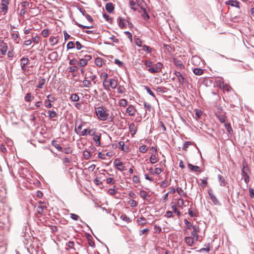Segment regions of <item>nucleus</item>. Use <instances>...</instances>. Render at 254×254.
<instances>
[{"label": "nucleus", "mask_w": 254, "mask_h": 254, "mask_svg": "<svg viewBox=\"0 0 254 254\" xmlns=\"http://www.w3.org/2000/svg\"><path fill=\"white\" fill-rule=\"evenodd\" d=\"M85 52L81 51L79 53V57H81L79 58V61L78 62V65L80 67H84L87 64L88 62L92 59V56L88 54L84 55Z\"/></svg>", "instance_id": "nucleus-1"}, {"label": "nucleus", "mask_w": 254, "mask_h": 254, "mask_svg": "<svg viewBox=\"0 0 254 254\" xmlns=\"http://www.w3.org/2000/svg\"><path fill=\"white\" fill-rule=\"evenodd\" d=\"M95 113L98 119L100 120L105 121L108 117L109 114L103 107H98L95 108Z\"/></svg>", "instance_id": "nucleus-2"}, {"label": "nucleus", "mask_w": 254, "mask_h": 254, "mask_svg": "<svg viewBox=\"0 0 254 254\" xmlns=\"http://www.w3.org/2000/svg\"><path fill=\"white\" fill-rule=\"evenodd\" d=\"M117 81L115 79H109L107 81L103 82V86L106 90H110V88L115 89L117 86Z\"/></svg>", "instance_id": "nucleus-3"}, {"label": "nucleus", "mask_w": 254, "mask_h": 254, "mask_svg": "<svg viewBox=\"0 0 254 254\" xmlns=\"http://www.w3.org/2000/svg\"><path fill=\"white\" fill-rule=\"evenodd\" d=\"M126 162H123L120 158H117L114 161V165L115 168L120 171L126 170Z\"/></svg>", "instance_id": "nucleus-4"}, {"label": "nucleus", "mask_w": 254, "mask_h": 254, "mask_svg": "<svg viewBox=\"0 0 254 254\" xmlns=\"http://www.w3.org/2000/svg\"><path fill=\"white\" fill-rule=\"evenodd\" d=\"M208 193L209 194L210 199L211 200V201H212L214 205H219L220 204L219 200L217 199L216 196L213 193V191L211 189L208 190Z\"/></svg>", "instance_id": "nucleus-5"}, {"label": "nucleus", "mask_w": 254, "mask_h": 254, "mask_svg": "<svg viewBox=\"0 0 254 254\" xmlns=\"http://www.w3.org/2000/svg\"><path fill=\"white\" fill-rule=\"evenodd\" d=\"M9 1V0H2L1 1L0 9H1V11L4 13H6L7 11Z\"/></svg>", "instance_id": "nucleus-6"}, {"label": "nucleus", "mask_w": 254, "mask_h": 254, "mask_svg": "<svg viewBox=\"0 0 254 254\" xmlns=\"http://www.w3.org/2000/svg\"><path fill=\"white\" fill-rule=\"evenodd\" d=\"M193 229L191 232V236L194 237L195 241H196L198 240V234L197 233L199 232V228L198 225H195L192 226L191 228Z\"/></svg>", "instance_id": "nucleus-7"}, {"label": "nucleus", "mask_w": 254, "mask_h": 254, "mask_svg": "<svg viewBox=\"0 0 254 254\" xmlns=\"http://www.w3.org/2000/svg\"><path fill=\"white\" fill-rule=\"evenodd\" d=\"M173 60L174 64L178 68L180 69H184L185 68V66L181 60L176 58H173Z\"/></svg>", "instance_id": "nucleus-8"}, {"label": "nucleus", "mask_w": 254, "mask_h": 254, "mask_svg": "<svg viewBox=\"0 0 254 254\" xmlns=\"http://www.w3.org/2000/svg\"><path fill=\"white\" fill-rule=\"evenodd\" d=\"M11 38L16 44H18L20 42V38L19 36L18 32H13L11 34Z\"/></svg>", "instance_id": "nucleus-9"}, {"label": "nucleus", "mask_w": 254, "mask_h": 254, "mask_svg": "<svg viewBox=\"0 0 254 254\" xmlns=\"http://www.w3.org/2000/svg\"><path fill=\"white\" fill-rule=\"evenodd\" d=\"M226 4L231 5L232 6L236 7L238 8L240 7V3L237 0H230L226 1Z\"/></svg>", "instance_id": "nucleus-10"}, {"label": "nucleus", "mask_w": 254, "mask_h": 254, "mask_svg": "<svg viewBox=\"0 0 254 254\" xmlns=\"http://www.w3.org/2000/svg\"><path fill=\"white\" fill-rule=\"evenodd\" d=\"M58 58V54L57 52H53L51 53L48 56V59H49L51 61H57Z\"/></svg>", "instance_id": "nucleus-11"}, {"label": "nucleus", "mask_w": 254, "mask_h": 254, "mask_svg": "<svg viewBox=\"0 0 254 254\" xmlns=\"http://www.w3.org/2000/svg\"><path fill=\"white\" fill-rule=\"evenodd\" d=\"M129 129L131 135L133 136V135L135 134L136 132L137 125H135L134 124L132 123L129 125Z\"/></svg>", "instance_id": "nucleus-12"}, {"label": "nucleus", "mask_w": 254, "mask_h": 254, "mask_svg": "<svg viewBox=\"0 0 254 254\" xmlns=\"http://www.w3.org/2000/svg\"><path fill=\"white\" fill-rule=\"evenodd\" d=\"M137 3H136L134 1L131 0L129 1V5L131 9L133 10H136L138 6V3L140 2L141 0H136Z\"/></svg>", "instance_id": "nucleus-13"}, {"label": "nucleus", "mask_w": 254, "mask_h": 254, "mask_svg": "<svg viewBox=\"0 0 254 254\" xmlns=\"http://www.w3.org/2000/svg\"><path fill=\"white\" fill-rule=\"evenodd\" d=\"M186 243L190 246H192L195 239L194 237H186L185 238Z\"/></svg>", "instance_id": "nucleus-14"}, {"label": "nucleus", "mask_w": 254, "mask_h": 254, "mask_svg": "<svg viewBox=\"0 0 254 254\" xmlns=\"http://www.w3.org/2000/svg\"><path fill=\"white\" fill-rule=\"evenodd\" d=\"M118 23L119 26L121 28H125L126 26L125 20L122 17H119L118 18Z\"/></svg>", "instance_id": "nucleus-15"}, {"label": "nucleus", "mask_w": 254, "mask_h": 254, "mask_svg": "<svg viewBox=\"0 0 254 254\" xmlns=\"http://www.w3.org/2000/svg\"><path fill=\"white\" fill-rule=\"evenodd\" d=\"M105 7L106 10L109 13L112 12L114 10V5L111 2L107 3L106 4Z\"/></svg>", "instance_id": "nucleus-16"}, {"label": "nucleus", "mask_w": 254, "mask_h": 254, "mask_svg": "<svg viewBox=\"0 0 254 254\" xmlns=\"http://www.w3.org/2000/svg\"><path fill=\"white\" fill-rule=\"evenodd\" d=\"M49 42L52 46L57 44L59 42L58 37L51 36L49 38Z\"/></svg>", "instance_id": "nucleus-17"}, {"label": "nucleus", "mask_w": 254, "mask_h": 254, "mask_svg": "<svg viewBox=\"0 0 254 254\" xmlns=\"http://www.w3.org/2000/svg\"><path fill=\"white\" fill-rule=\"evenodd\" d=\"M136 112V110L133 106L130 105L128 107V115L134 116Z\"/></svg>", "instance_id": "nucleus-18"}, {"label": "nucleus", "mask_w": 254, "mask_h": 254, "mask_svg": "<svg viewBox=\"0 0 254 254\" xmlns=\"http://www.w3.org/2000/svg\"><path fill=\"white\" fill-rule=\"evenodd\" d=\"M100 135L96 134L93 137V140L95 141L96 145L98 146H101V143L100 142Z\"/></svg>", "instance_id": "nucleus-19"}, {"label": "nucleus", "mask_w": 254, "mask_h": 254, "mask_svg": "<svg viewBox=\"0 0 254 254\" xmlns=\"http://www.w3.org/2000/svg\"><path fill=\"white\" fill-rule=\"evenodd\" d=\"M188 167L189 169H190L191 171L196 172H200V169L199 167L197 166H193V165L191 164H188Z\"/></svg>", "instance_id": "nucleus-20"}, {"label": "nucleus", "mask_w": 254, "mask_h": 254, "mask_svg": "<svg viewBox=\"0 0 254 254\" xmlns=\"http://www.w3.org/2000/svg\"><path fill=\"white\" fill-rule=\"evenodd\" d=\"M139 194L142 198L145 199H147L148 198L150 197V196L149 195L148 193L144 190L140 191Z\"/></svg>", "instance_id": "nucleus-21"}, {"label": "nucleus", "mask_w": 254, "mask_h": 254, "mask_svg": "<svg viewBox=\"0 0 254 254\" xmlns=\"http://www.w3.org/2000/svg\"><path fill=\"white\" fill-rule=\"evenodd\" d=\"M175 74L176 75V76L178 78L179 81L180 82H184L185 77L180 72L175 71Z\"/></svg>", "instance_id": "nucleus-22"}, {"label": "nucleus", "mask_w": 254, "mask_h": 254, "mask_svg": "<svg viewBox=\"0 0 254 254\" xmlns=\"http://www.w3.org/2000/svg\"><path fill=\"white\" fill-rule=\"evenodd\" d=\"M248 168L247 164L245 163H243V169L242 170V175L243 176V177L248 175L247 173V171H248Z\"/></svg>", "instance_id": "nucleus-23"}, {"label": "nucleus", "mask_w": 254, "mask_h": 254, "mask_svg": "<svg viewBox=\"0 0 254 254\" xmlns=\"http://www.w3.org/2000/svg\"><path fill=\"white\" fill-rule=\"evenodd\" d=\"M137 223L140 225H144L146 224L147 220L144 217H140L137 219Z\"/></svg>", "instance_id": "nucleus-24"}, {"label": "nucleus", "mask_w": 254, "mask_h": 254, "mask_svg": "<svg viewBox=\"0 0 254 254\" xmlns=\"http://www.w3.org/2000/svg\"><path fill=\"white\" fill-rule=\"evenodd\" d=\"M52 145L56 148L58 150L62 152L63 151V148L57 143V141L53 140L52 142Z\"/></svg>", "instance_id": "nucleus-25"}, {"label": "nucleus", "mask_w": 254, "mask_h": 254, "mask_svg": "<svg viewBox=\"0 0 254 254\" xmlns=\"http://www.w3.org/2000/svg\"><path fill=\"white\" fill-rule=\"evenodd\" d=\"M218 178L220 182V184L221 186H225L226 185L227 182L221 175H219Z\"/></svg>", "instance_id": "nucleus-26"}, {"label": "nucleus", "mask_w": 254, "mask_h": 254, "mask_svg": "<svg viewBox=\"0 0 254 254\" xmlns=\"http://www.w3.org/2000/svg\"><path fill=\"white\" fill-rule=\"evenodd\" d=\"M46 81L45 79L43 78H40L39 79L38 81V84L37 85V87L39 88H42L43 85L45 84Z\"/></svg>", "instance_id": "nucleus-27"}, {"label": "nucleus", "mask_w": 254, "mask_h": 254, "mask_svg": "<svg viewBox=\"0 0 254 254\" xmlns=\"http://www.w3.org/2000/svg\"><path fill=\"white\" fill-rule=\"evenodd\" d=\"M82 84L84 87H90L91 86V82L90 80L87 79V78H85V79L83 81Z\"/></svg>", "instance_id": "nucleus-28"}, {"label": "nucleus", "mask_w": 254, "mask_h": 254, "mask_svg": "<svg viewBox=\"0 0 254 254\" xmlns=\"http://www.w3.org/2000/svg\"><path fill=\"white\" fill-rule=\"evenodd\" d=\"M95 63L98 67H101L103 65V60L101 58H97L96 59Z\"/></svg>", "instance_id": "nucleus-29"}, {"label": "nucleus", "mask_w": 254, "mask_h": 254, "mask_svg": "<svg viewBox=\"0 0 254 254\" xmlns=\"http://www.w3.org/2000/svg\"><path fill=\"white\" fill-rule=\"evenodd\" d=\"M29 62V60L27 58L23 57L20 60V65H26Z\"/></svg>", "instance_id": "nucleus-30"}, {"label": "nucleus", "mask_w": 254, "mask_h": 254, "mask_svg": "<svg viewBox=\"0 0 254 254\" xmlns=\"http://www.w3.org/2000/svg\"><path fill=\"white\" fill-rule=\"evenodd\" d=\"M70 99L74 102H77L79 100V97L76 94H72L70 97Z\"/></svg>", "instance_id": "nucleus-31"}, {"label": "nucleus", "mask_w": 254, "mask_h": 254, "mask_svg": "<svg viewBox=\"0 0 254 254\" xmlns=\"http://www.w3.org/2000/svg\"><path fill=\"white\" fill-rule=\"evenodd\" d=\"M193 73L197 75H200L203 73L202 69L198 68H195L193 70Z\"/></svg>", "instance_id": "nucleus-32"}, {"label": "nucleus", "mask_w": 254, "mask_h": 254, "mask_svg": "<svg viewBox=\"0 0 254 254\" xmlns=\"http://www.w3.org/2000/svg\"><path fill=\"white\" fill-rule=\"evenodd\" d=\"M128 204H129L130 206L133 207H135L137 205V202L136 201L132 199H128Z\"/></svg>", "instance_id": "nucleus-33"}, {"label": "nucleus", "mask_w": 254, "mask_h": 254, "mask_svg": "<svg viewBox=\"0 0 254 254\" xmlns=\"http://www.w3.org/2000/svg\"><path fill=\"white\" fill-rule=\"evenodd\" d=\"M96 76L95 75H88V73H86L85 78L88 79V80H90L91 81H94V80L96 79Z\"/></svg>", "instance_id": "nucleus-34"}, {"label": "nucleus", "mask_w": 254, "mask_h": 254, "mask_svg": "<svg viewBox=\"0 0 254 254\" xmlns=\"http://www.w3.org/2000/svg\"><path fill=\"white\" fill-rule=\"evenodd\" d=\"M83 155L85 159H88L91 156L90 152L87 150H84L83 152Z\"/></svg>", "instance_id": "nucleus-35"}, {"label": "nucleus", "mask_w": 254, "mask_h": 254, "mask_svg": "<svg viewBox=\"0 0 254 254\" xmlns=\"http://www.w3.org/2000/svg\"><path fill=\"white\" fill-rule=\"evenodd\" d=\"M34 97L31 96V95L30 93H28L26 94L24 100L26 102H31L32 100V99H33Z\"/></svg>", "instance_id": "nucleus-36"}, {"label": "nucleus", "mask_w": 254, "mask_h": 254, "mask_svg": "<svg viewBox=\"0 0 254 254\" xmlns=\"http://www.w3.org/2000/svg\"><path fill=\"white\" fill-rule=\"evenodd\" d=\"M48 113H49V117L51 119L55 118L57 116V113L54 111H49Z\"/></svg>", "instance_id": "nucleus-37"}, {"label": "nucleus", "mask_w": 254, "mask_h": 254, "mask_svg": "<svg viewBox=\"0 0 254 254\" xmlns=\"http://www.w3.org/2000/svg\"><path fill=\"white\" fill-rule=\"evenodd\" d=\"M101 78L103 79V82L107 81L109 79L108 78V75L106 72H102L101 74Z\"/></svg>", "instance_id": "nucleus-38"}, {"label": "nucleus", "mask_w": 254, "mask_h": 254, "mask_svg": "<svg viewBox=\"0 0 254 254\" xmlns=\"http://www.w3.org/2000/svg\"><path fill=\"white\" fill-rule=\"evenodd\" d=\"M119 104L120 106L125 108L127 105V101L124 99H121L119 101Z\"/></svg>", "instance_id": "nucleus-39"}, {"label": "nucleus", "mask_w": 254, "mask_h": 254, "mask_svg": "<svg viewBox=\"0 0 254 254\" xmlns=\"http://www.w3.org/2000/svg\"><path fill=\"white\" fill-rule=\"evenodd\" d=\"M150 161L152 164H155L157 162L155 155L152 154L150 157Z\"/></svg>", "instance_id": "nucleus-40"}, {"label": "nucleus", "mask_w": 254, "mask_h": 254, "mask_svg": "<svg viewBox=\"0 0 254 254\" xmlns=\"http://www.w3.org/2000/svg\"><path fill=\"white\" fill-rule=\"evenodd\" d=\"M118 92L119 93H124L126 92V88L124 86L120 85L118 88Z\"/></svg>", "instance_id": "nucleus-41"}, {"label": "nucleus", "mask_w": 254, "mask_h": 254, "mask_svg": "<svg viewBox=\"0 0 254 254\" xmlns=\"http://www.w3.org/2000/svg\"><path fill=\"white\" fill-rule=\"evenodd\" d=\"M47 99L51 102V103H53L54 102H55L56 100V98L55 97V96H54L53 95H51V94H49L47 96Z\"/></svg>", "instance_id": "nucleus-42"}, {"label": "nucleus", "mask_w": 254, "mask_h": 254, "mask_svg": "<svg viewBox=\"0 0 254 254\" xmlns=\"http://www.w3.org/2000/svg\"><path fill=\"white\" fill-rule=\"evenodd\" d=\"M141 9L143 10V13L142 16L143 17V18H144V19L145 20H147L149 18V15L147 13V12H146V11L145 8H141Z\"/></svg>", "instance_id": "nucleus-43"}, {"label": "nucleus", "mask_w": 254, "mask_h": 254, "mask_svg": "<svg viewBox=\"0 0 254 254\" xmlns=\"http://www.w3.org/2000/svg\"><path fill=\"white\" fill-rule=\"evenodd\" d=\"M74 46H75V44L72 41H70V42H68V43L67 44V46H66L67 49H73V48H74Z\"/></svg>", "instance_id": "nucleus-44"}, {"label": "nucleus", "mask_w": 254, "mask_h": 254, "mask_svg": "<svg viewBox=\"0 0 254 254\" xmlns=\"http://www.w3.org/2000/svg\"><path fill=\"white\" fill-rule=\"evenodd\" d=\"M184 222L186 225V228L188 229H191L193 226L191 224V223L187 219H185Z\"/></svg>", "instance_id": "nucleus-45"}, {"label": "nucleus", "mask_w": 254, "mask_h": 254, "mask_svg": "<svg viewBox=\"0 0 254 254\" xmlns=\"http://www.w3.org/2000/svg\"><path fill=\"white\" fill-rule=\"evenodd\" d=\"M177 206L176 205L172 206V209L173 211L177 214V215L179 216L181 214V212L177 209Z\"/></svg>", "instance_id": "nucleus-46"}, {"label": "nucleus", "mask_w": 254, "mask_h": 254, "mask_svg": "<svg viewBox=\"0 0 254 254\" xmlns=\"http://www.w3.org/2000/svg\"><path fill=\"white\" fill-rule=\"evenodd\" d=\"M139 151L142 153H145L148 150V148L146 145H142L139 147Z\"/></svg>", "instance_id": "nucleus-47"}, {"label": "nucleus", "mask_w": 254, "mask_h": 254, "mask_svg": "<svg viewBox=\"0 0 254 254\" xmlns=\"http://www.w3.org/2000/svg\"><path fill=\"white\" fill-rule=\"evenodd\" d=\"M0 47L1 48V49H3V48H8L6 43L2 40H0Z\"/></svg>", "instance_id": "nucleus-48"}, {"label": "nucleus", "mask_w": 254, "mask_h": 254, "mask_svg": "<svg viewBox=\"0 0 254 254\" xmlns=\"http://www.w3.org/2000/svg\"><path fill=\"white\" fill-rule=\"evenodd\" d=\"M148 71L152 73H155L159 72L158 69H157L154 66L153 67H150L148 69Z\"/></svg>", "instance_id": "nucleus-49"}, {"label": "nucleus", "mask_w": 254, "mask_h": 254, "mask_svg": "<svg viewBox=\"0 0 254 254\" xmlns=\"http://www.w3.org/2000/svg\"><path fill=\"white\" fill-rule=\"evenodd\" d=\"M184 204V203L183 200L182 199L180 198L178 200L177 204L176 205L179 207H181L183 206Z\"/></svg>", "instance_id": "nucleus-50"}, {"label": "nucleus", "mask_w": 254, "mask_h": 254, "mask_svg": "<svg viewBox=\"0 0 254 254\" xmlns=\"http://www.w3.org/2000/svg\"><path fill=\"white\" fill-rule=\"evenodd\" d=\"M191 144V142H190V141H187L185 143V144H184V146L183 147V149L185 150V151H187V148L189 147V146Z\"/></svg>", "instance_id": "nucleus-51"}, {"label": "nucleus", "mask_w": 254, "mask_h": 254, "mask_svg": "<svg viewBox=\"0 0 254 254\" xmlns=\"http://www.w3.org/2000/svg\"><path fill=\"white\" fill-rule=\"evenodd\" d=\"M68 69L69 72H72L77 70L78 67L76 66H69L68 67Z\"/></svg>", "instance_id": "nucleus-52"}, {"label": "nucleus", "mask_w": 254, "mask_h": 254, "mask_svg": "<svg viewBox=\"0 0 254 254\" xmlns=\"http://www.w3.org/2000/svg\"><path fill=\"white\" fill-rule=\"evenodd\" d=\"M88 129L87 128L83 129L82 131L80 132H77L81 136L86 135L88 133Z\"/></svg>", "instance_id": "nucleus-53"}, {"label": "nucleus", "mask_w": 254, "mask_h": 254, "mask_svg": "<svg viewBox=\"0 0 254 254\" xmlns=\"http://www.w3.org/2000/svg\"><path fill=\"white\" fill-rule=\"evenodd\" d=\"M45 106L48 108H51L52 106V103H51L48 99L44 101Z\"/></svg>", "instance_id": "nucleus-54"}, {"label": "nucleus", "mask_w": 254, "mask_h": 254, "mask_svg": "<svg viewBox=\"0 0 254 254\" xmlns=\"http://www.w3.org/2000/svg\"><path fill=\"white\" fill-rule=\"evenodd\" d=\"M142 50L147 51L148 53L151 52V49L148 46L144 45L142 47Z\"/></svg>", "instance_id": "nucleus-55"}, {"label": "nucleus", "mask_w": 254, "mask_h": 254, "mask_svg": "<svg viewBox=\"0 0 254 254\" xmlns=\"http://www.w3.org/2000/svg\"><path fill=\"white\" fill-rule=\"evenodd\" d=\"M145 88L148 94H149L152 97H155L154 93L151 90L149 87L145 86Z\"/></svg>", "instance_id": "nucleus-56"}, {"label": "nucleus", "mask_w": 254, "mask_h": 254, "mask_svg": "<svg viewBox=\"0 0 254 254\" xmlns=\"http://www.w3.org/2000/svg\"><path fill=\"white\" fill-rule=\"evenodd\" d=\"M134 42L136 45L138 46H141V41L139 38H134Z\"/></svg>", "instance_id": "nucleus-57"}, {"label": "nucleus", "mask_w": 254, "mask_h": 254, "mask_svg": "<svg viewBox=\"0 0 254 254\" xmlns=\"http://www.w3.org/2000/svg\"><path fill=\"white\" fill-rule=\"evenodd\" d=\"M42 34L44 37H47L49 34V30L48 29H44L42 31Z\"/></svg>", "instance_id": "nucleus-58"}, {"label": "nucleus", "mask_w": 254, "mask_h": 254, "mask_svg": "<svg viewBox=\"0 0 254 254\" xmlns=\"http://www.w3.org/2000/svg\"><path fill=\"white\" fill-rule=\"evenodd\" d=\"M106 183L108 184H114L115 180L113 178H109L106 179Z\"/></svg>", "instance_id": "nucleus-59"}, {"label": "nucleus", "mask_w": 254, "mask_h": 254, "mask_svg": "<svg viewBox=\"0 0 254 254\" xmlns=\"http://www.w3.org/2000/svg\"><path fill=\"white\" fill-rule=\"evenodd\" d=\"M75 45H76V49L78 50H79L80 49H81L82 48H83L84 47L81 45V44L78 42V41H76V43H75Z\"/></svg>", "instance_id": "nucleus-60"}, {"label": "nucleus", "mask_w": 254, "mask_h": 254, "mask_svg": "<svg viewBox=\"0 0 254 254\" xmlns=\"http://www.w3.org/2000/svg\"><path fill=\"white\" fill-rule=\"evenodd\" d=\"M154 230H155V233H159L161 231L162 229L159 226H158L157 225H154Z\"/></svg>", "instance_id": "nucleus-61"}, {"label": "nucleus", "mask_w": 254, "mask_h": 254, "mask_svg": "<svg viewBox=\"0 0 254 254\" xmlns=\"http://www.w3.org/2000/svg\"><path fill=\"white\" fill-rule=\"evenodd\" d=\"M217 118L221 123H225L226 121V117L225 116H217Z\"/></svg>", "instance_id": "nucleus-62"}, {"label": "nucleus", "mask_w": 254, "mask_h": 254, "mask_svg": "<svg viewBox=\"0 0 254 254\" xmlns=\"http://www.w3.org/2000/svg\"><path fill=\"white\" fill-rule=\"evenodd\" d=\"M154 66L159 71L163 67V64L161 63H157L155 64Z\"/></svg>", "instance_id": "nucleus-63"}, {"label": "nucleus", "mask_w": 254, "mask_h": 254, "mask_svg": "<svg viewBox=\"0 0 254 254\" xmlns=\"http://www.w3.org/2000/svg\"><path fill=\"white\" fill-rule=\"evenodd\" d=\"M45 208V207L42 206V205H41L40 206H38V208H37V212L39 213V214H42L43 212V209L44 208Z\"/></svg>", "instance_id": "nucleus-64"}]
</instances>
